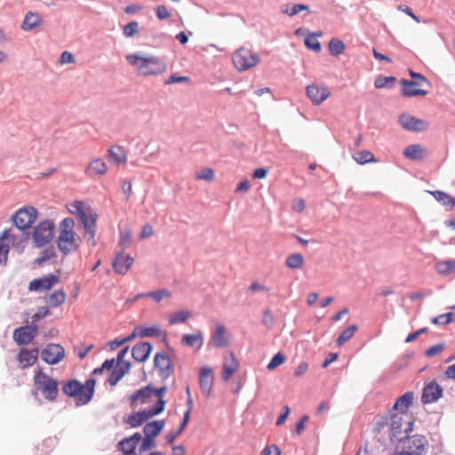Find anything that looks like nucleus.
<instances>
[{"instance_id": "nucleus-1", "label": "nucleus", "mask_w": 455, "mask_h": 455, "mask_svg": "<svg viewBox=\"0 0 455 455\" xmlns=\"http://www.w3.org/2000/svg\"><path fill=\"white\" fill-rule=\"evenodd\" d=\"M129 65L133 67L140 76H151L162 74L166 69V63L156 55L134 52L125 57Z\"/></svg>"}, {"instance_id": "nucleus-4", "label": "nucleus", "mask_w": 455, "mask_h": 455, "mask_svg": "<svg viewBox=\"0 0 455 455\" xmlns=\"http://www.w3.org/2000/svg\"><path fill=\"white\" fill-rule=\"evenodd\" d=\"M69 212L72 214L77 215L83 223L84 233V237L87 242H90L92 246L97 244L96 235V220L98 215L92 209H84L83 203L76 202L71 205Z\"/></svg>"}, {"instance_id": "nucleus-45", "label": "nucleus", "mask_w": 455, "mask_h": 455, "mask_svg": "<svg viewBox=\"0 0 455 455\" xmlns=\"http://www.w3.org/2000/svg\"><path fill=\"white\" fill-rule=\"evenodd\" d=\"M395 82V77L394 76H379L375 79L374 85L376 88L380 89L387 86H393Z\"/></svg>"}, {"instance_id": "nucleus-42", "label": "nucleus", "mask_w": 455, "mask_h": 455, "mask_svg": "<svg viewBox=\"0 0 455 455\" xmlns=\"http://www.w3.org/2000/svg\"><path fill=\"white\" fill-rule=\"evenodd\" d=\"M329 52L333 56H339L343 53L345 50L344 43L338 38H332L328 45Z\"/></svg>"}, {"instance_id": "nucleus-61", "label": "nucleus", "mask_w": 455, "mask_h": 455, "mask_svg": "<svg viewBox=\"0 0 455 455\" xmlns=\"http://www.w3.org/2000/svg\"><path fill=\"white\" fill-rule=\"evenodd\" d=\"M400 12H403L404 13H406L408 16H410L411 18H412L416 22H419V19L418 16H416L412 10L408 6V5H405V4H401L398 6L397 8Z\"/></svg>"}, {"instance_id": "nucleus-5", "label": "nucleus", "mask_w": 455, "mask_h": 455, "mask_svg": "<svg viewBox=\"0 0 455 455\" xmlns=\"http://www.w3.org/2000/svg\"><path fill=\"white\" fill-rule=\"evenodd\" d=\"M25 240V235L13 228H8L2 232L0 235V266H6L11 247L19 246Z\"/></svg>"}, {"instance_id": "nucleus-54", "label": "nucleus", "mask_w": 455, "mask_h": 455, "mask_svg": "<svg viewBox=\"0 0 455 455\" xmlns=\"http://www.w3.org/2000/svg\"><path fill=\"white\" fill-rule=\"evenodd\" d=\"M114 365H115V359H108L106 360L103 364L101 365V367L100 368H96L92 374L93 375H98V374H101L105 370L107 371H112L114 368Z\"/></svg>"}, {"instance_id": "nucleus-57", "label": "nucleus", "mask_w": 455, "mask_h": 455, "mask_svg": "<svg viewBox=\"0 0 455 455\" xmlns=\"http://www.w3.org/2000/svg\"><path fill=\"white\" fill-rule=\"evenodd\" d=\"M49 313H50V311L47 307H39L37 312L35 313L31 317L33 324L35 323L38 322L40 319L48 315Z\"/></svg>"}, {"instance_id": "nucleus-60", "label": "nucleus", "mask_w": 455, "mask_h": 455, "mask_svg": "<svg viewBox=\"0 0 455 455\" xmlns=\"http://www.w3.org/2000/svg\"><path fill=\"white\" fill-rule=\"evenodd\" d=\"M251 188V182L248 180H241L236 188L235 192L237 193H247Z\"/></svg>"}, {"instance_id": "nucleus-52", "label": "nucleus", "mask_w": 455, "mask_h": 455, "mask_svg": "<svg viewBox=\"0 0 455 455\" xmlns=\"http://www.w3.org/2000/svg\"><path fill=\"white\" fill-rule=\"evenodd\" d=\"M124 376V371L113 369L108 376V381L111 386H115Z\"/></svg>"}, {"instance_id": "nucleus-25", "label": "nucleus", "mask_w": 455, "mask_h": 455, "mask_svg": "<svg viewBox=\"0 0 455 455\" xmlns=\"http://www.w3.org/2000/svg\"><path fill=\"white\" fill-rule=\"evenodd\" d=\"M39 350L37 348L27 349L22 348L17 355V359L21 368L32 366L38 358Z\"/></svg>"}, {"instance_id": "nucleus-37", "label": "nucleus", "mask_w": 455, "mask_h": 455, "mask_svg": "<svg viewBox=\"0 0 455 455\" xmlns=\"http://www.w3.org/2000/svg\"><path fill=\"white\" fill-rule=\"evenodd\" d=\"M41 23V18L37 13L29 12L25 16L21 28L24 30H31Z\"/></svg>"}, {"instance_id": "nucleus-3", "label": "nucleus", "mask_w": 455, "mask_h": 455, "mask_svg": "<svg viewBox=\"0 0 455 455\" xmlns=\"http://www.w3.org/2000/svg\"><path fill=\"white\" fill-rule=\"evenodd\" d=\"M96 380L94 378L88 379L84 384L76 379H71L66 382L62 387L63 393L70 397H74L76 404H87L94 395Z\"/></svg>"}, {"instance_id": "nucleus-2", "label": "nucleus", "mask_w": 455, "mask_h": 455, "mask_svg": "<svg viewBox=\"0 0 455 455\" xmlns=\"http://www.w3.org/2000/svg\"><path fill=\"white\" fill-rule=\"evenodd\" d=\"M80 237L75 232V220L72 218H65L60 223L59 235L56 240L59 250L68 255L76 251L80 245Z\"/></svg>"}, {"instance_id": "nucleus-59", "label": "nucleus", "mask_w": 455, "mask_h": 455, "mask_svg": "<svg viewBox=\"0 0 455 455\" xmlns=\"http://www.w3.org/2000/svg\"><path fill=\"white\" fill-rule=\"evenodd\" d=\"M443 349H444V347L443 344H437V345H435V346L429 347L428 349H427L425 352V355L427 357H431V356L440 354Z\"/></svg>"}, {"instance_id": "nucleus-63", "label": "nucleus", "mask_w": 455, "mask_h": 455, "mask_svg": "<svg viewBox=\"0 0 455 455\" xmlns=\"http://www.w3.org/2000/svg\"><path fill=\"white\" fill-rule=\"evenodd\" d=\"M281 451L276 445H269L263 449L262 455H280Z\"/></svg>"}, {"instance_id": "nucleus-43", "label": "nucleus", "mask_w": 455, "mask_h": 455, "mask_svg": "<svg viewBox=\"0 0 455 455\" xmlns=\"http://www.w3.org/2000/svg\"><path fill=\"white\" fill-rule=\"evenodd\" d=\"M356 331L357 326L355 324L344 330L342 333L339 335V337L337 339V345L339 347H341L345 342L349 340L354 336Z\"/></svg>"}, {"instance_id": "nucleus-50", "label": "nucleus", "mask_w": 455, "mask_h": 455, "mask_svg": "<svg viewBox=\"0 0 455 455\" xmlns=\"http://www.w3.org/2000/svg\"><path fill=\"white\" fill-rule=\"evenodd\" d=\"M171 292L166 290H159L156 291L148 292L147 297L153 299L156 302H160L164 298H169L171 297Z\"/></svg>"}, {"instance_id": "nucleus-16", "label": "nucleus", "mask_w": 455, "mask_h": 455, "mask_svg": "<svg viewBox=\"0 0 455 455\" xmlns=\"http://www.w3.org/2000/svg\"><path fill=\"white\" fill-rule=\"evenodd\" d=\"M38 326L36 324L17 328L13 332V339L18 345L29 344L37 335Z\"/></svg>"}, {"instance_id": "nucleus-33", "label": "nucleus", "mask_w": 455, "mask_h": 455, "mask_svg": "<svg viewBox=\"0 0 455 455\" xmlns=\"http://www.w3.org/2000/svg\"><path fill=\"white\" fill-rule=\"evenodd\" d=\"M414 394L412 392L405 393L396 400L393 410L396 412H407V410L412 404Z\"/></svg>"}, {"instance_id": "nucleus-24", "label": "nucleus", "mask_w": 455, "mask_h": 455, "mask_svg": "<svg viewBox=\"0 0 455 455\" xmlns=\"http://www.w3.org/2000/svg\"><path fill=\"white\" fill-rule=\"evenodd\" d=\"M133 263V258L128 254L119 253L113 261V268L119 275H125Z\"/></svg>"}, {"instance_id": "nucleus-41", "label": "nucleus", "mask_w": 455, "mask_h": 455, "mask_svg": "<svg viewBox=\"0 0 455 455\" xmlns=\"http://www.w3.org/2000/svg\"><path fill=\"white\" fill-rule=\"evenodd\" d=\"M191 312L187 310H180L169 315V323L171 325L185 323L191 316Z\"/></svg>"}, {"instance_id": "nucleus-46", "label": "nucleus", "mask_w": 455, "mask_h": 455, "mask_svg": "<svg viewBox=\"0 0 455 455\" xmlns=\"http://www.w3.org/2000/svg\"><path fill=\"white\" fill-rule=\"evenodd\" d=\"M124 35L126 37H132L138 34L140 31V26L138 21H131L124 27Z\"/></svg>"}, {"instance_id": "nucleus-23", "label": "nucleus", "mask_w": 455, "mask_h": 455, "mask_svg": "<svg viewBox=\"0 0 455 455\" xmlns=\"http://www.w3.org/2000/svg\"><path fill=\"white\" fill-rule=\"evenodd\" d=\"M154 363L160 375L164 378H168L172 373L171 359L165 354L157 353L155 356Z\"/></svg>"}, {"instance_id": "nucleus-38", "label": "nucleus", "mask_w": 455, "mask_h": 455, "mask_svg": "<svg viewBox=\"0 0 455 455\" xmlns=\"http://www.w3.org/2000/svg\"><path fill=\"white\" fill-rule=\"evenodd\" d=\"M305 263L304 258L300 253L290 254L285 260L286 266L291 269H300Z\"/></svg>"}, {"instance_id": "nucleus-20", "label": "nucleus", "mask_w": 455, "mask_h": 455, "mask_svg": "<svg viewBox=\"0 0 455 455\" xmlns=\"http://www.w3.org/2000/svg\"><path fill=\"white\" fill-rule=\"evenodd\" d=\"M307 95L313 104L319 105L331 96V92L325 86L311 84L307 87Z\"/></svg>"}, {"instance_id": "nucleus-12", "label": "nucleus", "mask_w": 455, "mask_h": 455, "mask_svg": "<svg viewBox=\"0 0 455 455\" xmlns=\"http://www.w3.org/2000/svg\"><path fill=\"white\" fill-rule=\"evenodd\" d=\"M164 406L165 402L161 401L158 404H155L152 409H146L144 411L130 414L124 419V422L132 427H138L149 419L160 414L164 410Z\"/></svg>"}, {"instance_id": "nucleus-47", "label": "nucleus", "mask_w": 455, "mask_h": 455, "mask_svg": "<svg viewBox=\"0 0 455 455\" xmlns=\"http://www.w3.org/2000/svg\"><path fill=\"white\" fill-rule=\"evenodd\" d=\"M305 44L308 49H311L315 52H321L322 47L315 35H310L309 36L306 37Z\"/></svg>"}, {"instance_id": "nucleus-36", "label": "nucleus", "mask_w": 455, "mask_h": 455, "mask_svg": "<svg viewBox=\"0 0 455 455\" xmlns=\"http://www.w3.org/2000/svg\"><path fill=\"white\" fill-rule=\"evenodd\" d=\"M435 270L442 275H449L455 272V259L442 260L435 264Z\"/></svg>"}, {"instance_id": "nucleus-49", "label": "nucleus", "mask_w": 455, "mask_h": 455, "mask_svg": "<svg viewBox=\"0 0 455 455\" xmlns=\"http://www.w3.org/2000/svg\"><path fill=\"white\" fill-rule=\"evenodd\" d=\"M195 179L197 180H204L212 181L214 180V172L211 168H204L199 172L196 173Z\"/></svg>"}, {"instance_id": "nucleus-13", "label": "nucleus", "mask_w": 455, "mask_h": 455, "mask_svg": "<svg viewBox=\"0 0 455 455\" xmlns=\"http://www.w3.org/2000/svg\"><path fill=\"white\" fill-rule=\"evenodd\" d=\"M53 235L54 223L52 220H46L35 227L32 237L35 245L36 247H42L52 241Z\"/></svg>"}, {"instance_id": "nucleus-19", "label": "nucleus", "mask_w": 455, "mask_h": 455, "mask_svg": "<svg viewBox=\"0 0 455 455\" xmlns=\"http://www.w3.org/2000/svg\"><path fill=\"white\" fill-rule=\"evenodd\" d=\"M240 366L239 361L235 356L233 352H228L224 356V362L222 366V379L228 381L230 378L238 371Z\"/></svg>"}, {"instance_id": "nucleus-44", "label": "nucleus", "mask_w": 455, "mask_h": 455, "mask_svg": "<svg viewBox=\"0 0 455 455\" xmlns=\"http://www.w3.org/2000/svg\"><path fill=\"white\" fill-rule=\"evenodd\" d=\"M137 330L139 331L140 337H153L157 336L160 332V329L157 325H153L150 327L139 325L137 326Z\"/></svg>"}, {"instance_id": "nucleus-27", "label": "nucleus", "mask_w": 455, "mask_h": 455, "mask_svg": "<svg viewBox=\"0 0 455 455\" xmlns=\"http://www.w3.org/2000/svg\"><path fill=\"white\" fill-rule=\"evenodd\" d=\"M199 383L203 394L205 396H209L213 385V372L211 368L205 367L201 369Z\"/></svg>"}, {"instance_id": "nucleus-10", "label": "nucleus", "mask_w": 455, "mask_h": 455, "mask_svg": "<svg viewBox=\"0 0 455 455\" xmlns=\"http://www.w3.org/2000/svg\"><path fill=\"white\" fill-rule=\"evenodd\" d=\"M411 415L408 412H395L390 417V431L399 440L401 434H407L412 428Z\"/></svg>"}, {"instance_id": "nucleus-56", "label": "nucleus", "mask_w": 455, "mask_h": 455, "mask_svg": "<svg viewBox=\"0 0 455 455\" xmlns=\"http://www.w3.org/2000/svg\"><path fill=\"white\" fill-rule=\"evenodd\" d=\"M308 10V6L306 4H293L291 8L289 10L288 8L286 10H283V12L290 16H294L300 12L301 11H307Z\"/></svg>"}, {"instance_id": "nucleus-11", "label": "nucleus", "mask_w": 455, "mask_h": 455, "mask_svg": "<svg viewBox=\"0 0 455 455\" xmlns=\"http://www.w3.org/2000/svg\"><path fill=\"white\" fill-rule=\"evenodd\" d=\"M409 73L411 78H413V81H408L405 79L401 80V84H403L402 94L406 97L426 96L427 94V91L411 90V87H416L423 84L430 87L431 84L428 80L421 74L416 73L413 70H409Z\"/></svg>"}, {"instance_id": "nucleus-22", "label": "nucleus", "mask_w": 455, "mask_h": 455, "mask_svg": "<svg viewBox=\"0 0 455 455\" xmlns=\"http://www.w3.org/2000/svg\"><path fill=\"white\" fill-rule=\"evenodd\" d=\"M153 395L154 388L150 385L137 390L129 396L131 406L135 407L139 403L143 404L149 403L150 399L153 397Z\"/></svg>"}, {"instance_id": "nucleus-39", "label": "nucleus", "mask_w": 455, "mask_h": 455, "mask_svg": "<svg viewBox=\"0 0 455 455\" xmlns=\"http://www.w3.org/2000/svg\"><path fill=\"white\" fill-rule=\"evenodd\" d=\"M67 295L63 290L54 291L48 298V303L52 307H57L64 304Z\"/></svg>"}, {"instance_id": "nucleus-14", "label": "nucleus", "mask_w": 455, "mask_h": 455, "mask_svg": "<svg viewBox=\"0 0 455 455\" xmlns=\"http://www.w3.org/2000/svg\"><path fill=\"white\" fill-rule=\"evenodd\" d=\"M42 359L48 364H56L65 357V349L59 344H49L41 352Z\"/></svg>"}, {"instance_id": "nucleus-51", "label": "nucleus", "mask_w": 455, "mask_h": 455, "mask_svg": "<svg viewBox=\"0 0 455 455\" xmlns=\"http://www.w3.org/2000/svg\"><path fill=\"white\" fill-rule=\"evenodd\" d=\"M155 12H156V17L161 20H166L171 17V12L167 8V6L164 4L157 5L155 8Z\"/></svg>"}, {"instance_id": "nucleus-29", "label": "nucleus", "mask_w": 455, "mask_h": 455, "mask_svg": "<svg viewBox=\"0 0 455 455\" xmlns=\"http://www.w3.org/2000/svg\"><path fill=\"white\" fill-rule=\"evenodd\" d=\"M403 156L413 161H421L427 157V149L419 144H412L404 148Z\"/></svg>"}, {"instance_id": "nucleus-26", "label": "nucleus", "mask_w": 455, "mask_h": 455, "mask_svg": "<svg viewBox=\"0 0 455 455\" xmlns=\"http://www.w3.org/2000/svg\"><path fill=\"white\" fill-rule=\"evenodd\" d=\"M141 441V435L135 433L130 437H126L118 443V449L124 454L134 455L135 449Z\"/></svg>"}, {"instance_id": "nucleus-15", "label": "nucleus", "mask_w": 455, "mask_h": 455, "mask_svg": "<svg viewBox=\"0 0 455 455\" xmlns=\"http://www.w3.org/2000/svg\"><path fill=\"white\" fill-rule=\"evenodd\" d=\"M108 171V166L104 159L96 157L92 159L84 169V174L91 180L105 176Z\"/></svg>"}, {"instance_id": "nucleus-58", "label": "nucleus", "mask_w": 455, "mask_h": 455, "mask_svg": "<svg viewBox=\"0 0 455 455\" xmlns=\"http://www.w3.org/2000/svg\"><path fill=\"white\" fill-rule=\"evenodd\" d=\"M131 231H124L121 234L119 244L123 247H129L132 243Z\"/></svg>"}, {"instance_id": "nucleus-9", "label": "nucleus", "mask_w": 455, "mask_h": 455, "mask_svg": "<svg viewBox=\"0 0 455 455\" xmlns=\"http://www.w3.org/2000/svg\"><path fill=\"white\" fill-rule=\"evenodd\" d=\"M232 61L237 70L245 71L259 62V56L247 48L241 47L233 53Z\"/></svg>"}, {"instance_id": "nucleus-31", "label": "nucleus", "mask_w": 455, "mask_h": 455, "mask_svg": "<svg viewBox=\"0 0 455 455\" xmlns=\"http://www.w3.org/2000/svg\"><path fill=\"white\" fill-rule=\"evenodd\" d=\"M109 160L117 164H124L127 162V151L119 145H112L108 150Z\"/></svg>"}, {"instance_id": "nucleus-48", "label": "nucleus", "mask_w": 455, "mask_h": 455, "mask_svg": "<svg viewBox=\"0 0 455 455\" xmlns=\"http://www.w3.org/2000/svg\"><path fill=\"white\" fill-rule=\"evenodd\" d=\"M285 356L282 353L275 354L270 362L268 363L267 368L268 371H273L278 366L282 365L285 362Z\"/></svg>"}, {"instance_id": "nucleus-55", "label": "nucleus", "mask_w": 455, "mask_h": 455, "mask_svg": "<svg viewBox=\"0 0 455 455\" xmlns=\"http://www.w3.org/2000/svg\"><path fill=\"white\" fill-rule=\"evenodd\" d=\"M141 440H142V443L140 447V451H149L156 446V441H155V438H153V437L144 436V438L143 439L141 438Z\"/></svg>"}, {"instance_id": "nucleus-40", "label": "nucleus", "mask_w": 455, "mask_h": 455, "mask_svg": "<svg viewBox=\"0 0 455 455\" xmlns=\"http://www.w3.org/2000/svg\"><path fill=\"white\" fill-rule=\"evenodd\" d=\"M354 160L359 164L376 162L374 155L369 150H363L353 155Z\"/></svg>"}, {"instance_id": "nucleus-64", "label": "nucleus", "mask_w": 455, "mask_h": 455, "mask_svg": "<svg viewBox=\"0 0 455 455\" xmlns=\"http://www.w3.org/2000/svg\"><path fill=\"white\" fill-rule=\"evenodd\" d=\"M308 369V363L307 362L300 363L295 369L294 375L296 377H301L304 375Z\"/></svg>"}, {"instance_id": "nucleus-18", "label": "nucleus", "mask_w": 455, "mask_h": 455, "mask_svg": "<svg viewBox=\"0 0 455 455\" xmlns=\"http://www.w3.org/2000/svg\"><path fill=\"white\" fill-rule=\"evenodd\" d=\"M401 125L412 132H421L428 128V123L425 120L419 119L410 114H403L399 116Z\"/></svg>"}, {"instance_id": "nucleus-34", "label": "nucleus", "mask_w": 455, "mask_h": 455, "mask_svg": "<svg viewBox=\"0 0 455 455\" xmlns=\"http://www.w3.org/2000/svg\"><path fill=\"white\" fill-rule=\"evenodd\" d=\"M164 420H155L149 423H147L143 428V433L145 436L149 437H156L164 429Z\"/></svg>"}, {"instance_id": "nucleus-30", "label": "nucleus", "mask_w": 455, "mask_h": 455, "mask_svg": "<svg viewBox=\"0 0 455 455\" xmlns=\"http://www.w3.org/2000/svg\"><path fill=\"white\" fill-rule=\"evenodd\" d=\"M152 351V346L149 342L137 343L132 350V358L137 362L146 361Z\"/></svg>"}, {"instance_id": "nucleus-8", "label": "nucleus", "mask_w": 455, "mask_h": 455, "mask_svg": "<svg viewBox=\"0 0 455 455\" xmlns=\"http://www.w3.org/2000/svg\"><path fill=\"white\" fill-rule=\"evenodd\" d=\"M37 210L31 205H26L19 209L12 216V221L17 228L16 230L22 234L21 231L32 226L37 219Z\"/></svg>"}, {"instance_id": "nucleus-21", "label": "nucleus", "mask_w": 455, "mask_h": 455, "mask_svg": "<svg viewBox=\"0 0 455 455\" xmlns=\"http://www.w3.org/2000/svg\"><path fill=\"white\" fill-rule=\"evenodd\" d=\"M443 388L442 387L432 381L427 384L422 393L421 401L423 403H431L436 402L443 395Z\"/></svg>"}, {"instance_id": "nucleus-17", "label": "nucleus", "mask_w": 455, "mask_h": 455, "mask_svg": "<svg viewBox=\"0 0 455 455\" xmlns=\"http://www.w3.org/2000/svg\"><path fill=\"white\" fill-rule=\"evenodd\" d=\"M59 282V276L53 274H49L40 278L32 280L28 284V290L31 291H42L50 290Z\"/></svg>"}, {"instance_id": "nucleus-62", "label": "nucleus", "mask_w": 455, "mask_h": 455, "mask_svg": "<svg viewBox=\"0 0 455 455\" xmlns=\"http://www.w3.org/2000/svg\"><path fill=\"white\" fill-rule=\"evenodd\" d=\"M154 234L153 227L150 224H146L140 232V239H146L150 237Z\"/></svg>"}, {"instance_id": "nucleus-35", "label": "nucleus", "mask_w": 455, "mask_h": 455, "mask_svg": "<svg viewBox=\"0 0 455 455\" xmlns=\"http://www.w3.org/2000/svg\"><path fill=\"white\" fill-rule=\"evenodd\" d=\"M430 194L441 204L447 207L448 210H451L455 206V198L451 195L439 190L431 191Z\"/></svg>"}, {"instance_id": "nucleus-32", "label": "nucleus", "mask_w": 455, "mask_h": 455, "mask_svg": "<svg viewBox=\"0 0 455 455\" xmlns=\"http://www.w3.org/2000/svg\"><path fill=\"white\" fill-rule=\"evenodd\" d=\"M181 344L199 350L204 344V335L200 331L194 334H185L181 338Z\"/></svg>"}, {"instance_id": "nucleus-53", "label": "nucleus", "mask_w": 455, "mask_h": 455, "mask_svg": "<svg viewBox=\"0 0 455 455\" xmlns=\"http://www.w3.org/2000/svg\"><path fill=\"white\" fill-rule=\"evenodd\" d=\"M452 313H446L440 315L432 319V323L435 324H448L452 322Z\"/></svg>"}, {"instance_id": "nucleus-28", "label": "nucleus", "mask_w": 455, "mask_h": 455, "mask_svg": "<svg viewBox=\"0 0 455 455\" xmlns=\"http://www.w3.org/2000/svg\"><path fill=\"white\" fill-rule=\"evenodd\" d=\"M213 346L217 347H225L229 344L228 334L224 324L218 323L215 328V331L212 335L211 339Z\"/></svg>"}, {"instance_id": "nucleus-6", "label": "nucleus", "mask_w": 455, "mask_h": 455, "mask_svg": "<svg viewBox=\"0 0 455 455\" xmlns=\"http://www.w3.org/2000/svg\"><path fill=\"white\" fill-rule=\"evenodd\" d=\"M34 383L36 389L47 401L54 402L57 399L59 394L57 381L42 370L35 372Z\"/></svg>"}, {"instance_id": "nucleus-7", "label": "nucleus", "mask_w": 455, "mask_h": 455, "mask_svg": "<svg viewBox=\"0 0 455 455\" xmlns=\"http://www.w3.org/2000/svg\"><path fill=\"white\" fill-rule=\"evenodd\" d=\"M396 449L409 455H425L427 451V440L423 435H411L399 438Z\"/></svg>"}]
</instances>
